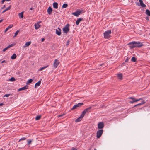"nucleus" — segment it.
<instances>
[{"label":"nucleus","mask_w":150,"mask_h":150,"mask_svg":"<svg viewBox=\"0 0 150 150\" xmlns=\"http://www.w3.org/2000/svg\"><path fill=\"white\" fill-rule=\"evenodd\" d=\"M111 33V30H108L104 33V36L105 38L108 39L109 38L110 36V34Z\"/></svg>","instance_id":"1"},{"label":"nucleus","mask_w":150,"mask_h":150,"mask_svg":"<svg viewBox=\"0 0 150 150\" xmlns=\"http://www.w3.org/2000/svg\"><path fill=\"white\" fill-rule=\"evenodd\" d=\"M83 10H77L75 12L72 13V14L76 17H78L79 15L83 13Z\"/></svg>","instance_id":"2"},{"label":"nucleus","mask_w":150,"mask_h":150,"mask_svg":"<svg viewBox=\"0 0 150 150\" xmlns=\"http://www.w3.org/2000/svg\"><path fill=\"white\" fill-rule=\"evenodd\" d=\"M70 25L69 24H67L64 28H63V31L64 33H67L69 31V27Z\"/></svg>","instance_id":"3"},{"label":"nucleus","mask_w":150,"mask_h":150,"mask_svg":"<svg viewBox=\"0 0 150 150\" xmlns=\"http://www.w3.org/2000/svg\"><path fill=\"white\" fill-rule=\"evenodd\" d=\"M83 105V103H79L78 104L74 105L73 108L71 109V110H73L76 109L78 108L79 107H80L81 106Z\"/></svg>","instance_id":"4"},{"label":"nucleus","mask_w":150,"mask_h":150,"mask_svg":"<svg viewBox=\"0 0 150 150\" xmlns=\"http://www.w3.org/2000/svg\"><path fill=\"white\" fill-rule=\"evenodd\" d=\"M103 132V129L99 130L97 131L96 137L98 138H99L101 137Z\"/></svg>","instance_id":"5"},{"label":"nucleus","mask_w":150,"mask_h":150,"mask_svg":"<svg viewBox=\"0 0 150 150\" xmlns=\"http://www.w3.org/2000/svg\"><path fill=\"white\" fill-rule=\"evenodd\" d=\"M92 108L91 107H90L85 109L82 113V114L84 116L85 114L87 112H89L91 111V109Z\"/></svg>","instance_id":"6"},{"label":"nucleus","mask_w":150,"mask_h":150,"mask_svg":"<svg viewBox=\"0 0 150 150\" xmlns=\"http://www.w3.org/2000/svg\"><path fill=\"white\" fill-rule=\"evenodd\" d=\"M135 47H140L143 45L142 43L139 41H135Z\"/></svg>","instance_id":"7"},{"label":"nucleus","mask_w":150,"mask_h":150,"mask_svg":"<svg viewBox=\"0 0 150 150\" xmlns=\"http://www.w3.org/2000/svg\"><path fill=\"white\" fill-rule=\"evenodd\" d=\"M129 99H132V101H129V103H134V102H137L138 101H139V100H142L141 98H139V99H134L133 97H131L130 98H129Z\"/></svg>","instance_id":"8"},{"label":"nucleus","mask_w":150,"mask_h":150,"mask_svg":"<svg viewBox=\"0 0 150 150\" xmlns=\"http://www.w3.org/2000/svg\"><path fill=\"white\" fill-rule=\"evenodd\" d=\"M128 45H129L130 49H132L133 48L135 47L134 41L129 43Z\"/></svg>","instance_id":"9"},{"label":"nucleus","mask_w":150,"mask_h":150,"mask_svg":"<svg viewBox=\"0 0 150 150\" xmlns=\"http://www.w3.org/2000/svg\"><path fill=\"white\" fill-rule=\"evenodd\" d=\"M59 63V60L57 59H55V60L53 64V65L55 68H56L57 67Z\"/></svg>","instance_id":"10"},{"label":"nucleus","mask_w":150,"mask_h":150,"mask_svg":"<svg viewBox=\"0 0 150 150\" xmlns=\"http://www.w3.org/2000/svg\"><path fill=\"white\" fill-rule=\"evenodd\" d=\"M98 128L99 129H102L104 127V124L103 122H99L98 126Z\"/></svg>","instance_id":"11"},{"label":"nucleus","mask_w":150,"mask_h":150,"mask_svg":"<svg viewBox=\"0 0 150 150\" xmlns=\"http://www.w3.org/2000/svg\"><path fill=\"white\" fill-rule=\"evenodd\" d=\"M58 29L56 30V33L58 35L60 36L61 35V29L59 27L57 28Z\"/></svg>","instance_id":"12"},{"label":"nucleus","mask_w":150,"mask_h":150,"mask_svg":"<svg viewBox=\"0 0 150 150\" xmlns=\"http://www.w3.org/2000/svg\"><path fill=\"white\" fill-rule=\"evenodd\" d=\"M84 116L81 114L80 117L75 120V122H77L80 121Z\"/></svg>","instance_id":"13"},{"label":"nucleus","mask_w":150,"mask_h":150,"mask_svg":"<svg viewBox=\"0 0 150 150\" xmlns=\"http://www.w3.org/2000/svg\"><path fill=\"white\" fill-rule=\"evenodd\" d=\"M83 18H78L76 22V24L77 25H79L80 22L83 20Z\"/></svg>","instance_id":"14"},{"label":"nucleus","mask_w":150,"mask_h":150,"mask_svg":"<svg viewBox=\"0 0 150 150\" xmlns=\"http://www.w3.org/2000/svg\"><path fill=\"white\" fill-rule=\"evenodd\" d=\"M139 2L140 4V6H141L143 7H146V5L143 3L142 0H139Z\"/></svg>","instance_id":"15"},{"label":"nucleus","mask_w":150,"mask_h":150,"mask_svg":"<svg viewBox=\"0 0 150 150\" xmlns=\"http://www.w3.org/2000/svg\"><path fill=\"white\" fill-rule=\"evenodd\" d=\"M41 83V81L40 80H39L38 82L36 83L35 85V88H37L38 86H40Z\"/></svg>","instance_id":"16"},{"label":"nucleus","mask_w":150,"mask_h":150,"mask_svg":"<svg viewBox=\"0 0 150 150\" xmlns=\"http://www.w3.org/2000/svg\"><path fill=\"white\" fill-rule=\"evenodd\" d=\"M52 9L50 7H49L47 10L48 13L49 14H51L52 11Z\"/></svg>","instance_id":"17"},{"label":"nucleus","mask_w":150,"mask_h":150,"mask_svg":"<svg viewBox=\"0 0 150 150\" xmlns=\"http://www.w3.org/2000/svg\"><path fill=\"white\" fill-rule=\"evenodd\" d=\"M13 26L12 24L9 25L7 28H6L4 31V33H6L9 29L11 28Z\"/></svg>","instance_id":"18"},{"label":"nucleus","mask_w":150,"mask_h":150,"mask_svg":"<svg viewBox=\"0 0 150 150\" xmlns=\"http://www.w3.org/2000/svg\"><path fill=\"white\" fill-rule=\"evenodd\" d=\"M145 103V102L143 100L142 102L141 103L135 105L134 106V107L140 106L143 105V104H144Z\"/></svg>","instance_id":"19"},{"label":"nucleus","mask_w":150,"mask_h":150,"mask_svg":"<svg viewBox=\"0 0 150 150\" xmlns=\"http://www.w3.org/2000/svg\"><path fill=\"white\" fill-rule=\"evenodd\" d=\"M53 6L54 8L57 9L58 8V4L57 2H54L53 4Z\"/></svg>","instance_id":"20"},{"label":"nucleus","mask_w":150,"mask_h":150,"mask_svg":"<svg viewBox=\"0 0 150 150\" xmlns=\"http://www.w3.org/2000/svg\"><path fill=\"white\" fill-rule=\"evenodd\" d=\"M31 44V42L30 41L26 42L25 44L24 47H28Z\"/></svg>","instance_id":"21"},{"label":"nucleus","mask_w":150,"mask_h":150,"mask_svg":"<svg viewBox=\"0 0 150 150\" xmlns=\"http://www.w3.org/2000/svg\"><path fill=\"white\" fill-rule=\"evenodd\" d=\"M23 12H21L18 14V16L20 18H22L23 17Z\"/></svg>","instance_id":"22"},{"label":"nucleus","mask_w":150,"mask_h":150,"mask_svg":"<svg viewBox=\"0 0 150 150\" xmlns=\"http://www.w3.org/2000/svg\"><path fill=\"white\" fill-rule=\"evenodd\" d=\"M35 29H38L40 27V25L38 24H35Z\"/></svg>","instance_id":"23"},{"label":"nucleus","mask_w":150,"mask_h":150,"mask_svg":"<svg viewBox=\"0 0 150 150\" xmlns=\"http://www.w3.org/2000/svg\"><path fill=\"white\" fill-rule=\"evenodd\" d=\"M17 56L16 54H13L11 57V59H14L16 58Z\"/></svg>","instance_id":"24"},{"label":"nucleus","mask_w":150,"mask_h":150,"mask_svg":"<svg viewBox=\"0 0 150 150\" xmlns=\"http://www.w3.org/2000/svg\"><path fill=\"white\" fill-rule=\"evenodd\" d=\"M146 13L149 16H150V11L148 9H146Z\"/></svg>","instance_id":"25"},{"label":"nucleus","mask_w":150,"mask_h":150,"mask_svg":"<svg viewBox=\"0 0 150 150\" xmlns=\"http://www.w3.org/2000/svg\"><path fill=\"white\" fill-rule=\"evenodd\" d=\"M33 81V80L32 79H30L27 82L26 84L27 85H28L30 83H32Z\"/></svg>","instance_id":"26"},{"label":"nucleus","mask_w":150,"mask_h":150,"mask_svg":"<svg viewBox=\"0 0 150 150\" xmlns=\"http://www.w3.org/2000/svg\"><path fill=\"white\" fill-rule=\"evenodd\" d=\"M11 9V6H10L9 7H8V8H6L2 12V13H3L4 12H5L6 11H7L8 10H10Z\"/></svg>","instance_id":"27"},{"label":"nucleus","mask_w":150,"mask_h":150,"mask_svg":"<svg viewBox=\"0 0 150 150\" xmlns=\"http://www.w3.org/2000/svg\"><path fill=\"white\" fill-rule=\"evenodd\" d=\"M48 66V65H47V66H46L43 67H42L40 68L39 69V71H41L42 70H43L45 68H46Z\"/></svg>","instance_id":"28"},{"label":"nucleus","mask_w":150,"mask_h":150,"mask_svg":"<svg viewBox=\"0 0 150 150\" xmlns=\"http://www.w3.org/2000/svg\"><path fill=\"white\" fill-rule=\"evenodd\" d=\"M117 77L119 79H121L122 77V74L120 73L118 74L117 75Z\"/></svg>","instance_id":"29"},{"label":"nucleus","mask_w":150,"mask_h":150,"mask_svg":"<svg viewBox=\"0 0 150 150\" xmlns=\"http://www.w3.org/2000/svg\"><path fill=\"white\" fill-rule=\"evenodd\" d=\"M28 86L27 85H26V86H24L22 88H21V89L22 90H24L26 89H28Z\"/></svg>","instance_id":"30"},{"label":"nucleus","mask_w":150,"mask_h":150,"mask_svg":"<svg viewBox=\"0 0 150 150\" xmlns=\"http://www.w3.org/2000/svg\"><path fill=\"white\" fill-rule=\"evenodd\" d=\"M68 6V4H64L62 6V8H66Z\"/></svg>","instance_id":"31"},{"label":"nucleus","mask_w":150,"mask_h":150,"mask_svg":"<svg viewBox=\"0 0 150 150\" xmlns=\"http://www.w3.org/2000/svg\"><path fill=\"white\" fill-rule=\"evenodd\" d=\"M131 61L133 62H135L136 61V59L135 57H133L131 59Z\"/></svg>","instance_id":"32"},{"label":"nucleus","mask_w":150,"mask_h":150,"mask_svg":"<svg viewBox=\"0 0 150 150\" xmlns=\"http://www.w3.org/2000/svg\"><path fill=\"white\" fill-rule=\"evenodd\" d=\"M19 31H20L19 30H18L15 33V35H14V36L13 37H16V36L18 35V33Z\"/></svg>","instance_id":"33"},{"label":"nucleus","mask_w":150,"mask_h":150,"mask_svg":"<svg viewBox=\"0 0 150 150\" xmlns=\"http://www.w3.org/2000/svg\"><path fill=\"white\" fill-rule=\"evenodd\" d=\"M41 117L40 115L37 116L35 117V120H38L40 119Z\"/></svg>","instance_id":"34"},{"label":"nucleus","mask_w":150,"mask_h":150,"mask_svg":"<svg viewBox=\"0 0 150 150\" xmlns=\"http://www.w3.org/2000/svg\"><path fill=\"white\" fill-rule=\"evenodd\" d=\"M15 79L14 77H11L10 79H9V80L11 81H15Z\"/></svg>","instance_id":"35"},{"label":"nucleus","mask_w":150,"mask_h":150,"mask_svg":"<svg viewBox=\"0 0 150 150\" xmlns=\"http://www.w3.org/2000/svg\"><path fill=\"white\" fill-rule=\"evenodd\" d=\"M33 140H28V145H29L30 144L31 142H32Z\"/></svg>","instance_id":"36"},{"label":"nucleus","mask_w":150,"mask_h":150,"mask_svg":"<svg viewBox=\"0 0 150 150\" xmlns=\"http://www.w3.org/2000/svg\"><path fill=\"white\" fill-rule=\"evenodd\" d=\"M26 138H25V137H22V138H21L20 140H19V141H18V142H20V141H21V140H25V139H26Z\"/></svg>","instance_id":"37"},{"label":"nucleus","mask_w":150,"mask_h":150,"mask_svg":"<svg viewBox=\"0 0 150 150\" xmlns=\"http://www.w3.org/2000/svg\"><path fill=\"white\" fill-rule=\"evenodd\" d=\"M10 94H6L4 96V97H8L10 96Z\"/></svg>","instance_id":"38"},{"label":"nucleus","mask_w":150,"mask_h":150,"mask_svg":"<svg viewBox=\"0 0 150 150\" xmlns=\"http://www.w3.org/2000/svg\"><path fill=\"white\" fill-rule=\"evenodd\" d=\"M129 58H128V57H127L126 59L125 60V62H128L129 59Z\"/></svg>","instance_id":"39"},{"label":"nucleus","mask_w":150,"mask_h":150,"mask_svg":"<svg viewBox=\"0 0 150 150\" xmlns=\"http://www.w3.org/2000/svg\"><path fill=\"white\" fill-rule=\"evenodd\" d=\"M15 45V44L13 43L12 44H11L10 45H10V47H13V46H14Z\"/></svg>","instance_id":"40"},{"label":"nucleus","mask_w":150,"mask_h":150,"mask_svg":"<svg viewBox=\"0 0 150 150\" xmlns=\"http://www.w3.org/2000/svg\"><path fill=\"white\" fill-rule=\"evenodd\" d=\"M69 40H68L67 42V44L66 45H68L69 44Z\"/></svg>","instance_id":"41"},{"label":"nucleus","mask_w":150,"mask_h":150,"mask_svg":"<svg viewBox=\"0 0 150 150\" xmlns=\"http://www.w3.org/2000/svg\"><path fill=\"white\" fill-rule=\"evenodd\" d=\"M7 49H8L7 48V47L6 48H5L3 50V52H5Z\"/></svg>","instance_id":"42"},{"label":"nucleus","mask_w":150,"mask_h":150,"mask_svg":"<svg viewBox=\"0 0 150 150\" xmlns=\"http://www.w3.org/2000/svg\"><path fill=\"white\" fill-rule=\"evenodd\" d=\"M5 1L6 0H2L1 1V4H3Z\"/></svg>","instance_id":"43"},{"label":"nucleus","mask_w":150,"mask_h":150,"mask_svg":"<svg viewBox=\"0 0 150 150\" xmlns=\"http://www.w3.org/2000/svg\"><path fill=\"white\" fill-rule=\"evenodd\" d=\"M72 150H77V149L76 148H72L71 149Z\"/></svg>","instance_id":"44"},{"label":"nucleus","mask_w":150,"mask_h":150,"mask_svg":"<svg viewBox=\"0 0 150 150\" xmlns=\"http://www.w3.org/2000/svg\"><path fill=\"white\" fill-rule=\"evenodd\" d=\"M146 19L147 20V21H149V17H147L146 18Z\"/></svg>","instance_id":"45"},{"label":"nucleus","mask_w":150,"mask_h":150,"mask_svg":"<svg viewBox=\"0 0 150 150\" xmlns=\"http://www.w3.org/2000/svg\"><path fill=\"white\" fill-rule=\"evenodd\" d=\"M63 115H63H63H58V117H62Z\"/></svg>","instance_id":"46"},{"label":"nucleus","mask_w":150,"mask_h":150,"mask_svg":"<svg viewBox=\"0 0 150 150\" xmlns=\"http://www.w3.org/2000/svg\"><path fill=\"white\" fill-rule=\"evenodd\" d=\"M5 5H4L3 7H2L1 8V9H4V8H5Z\"/></svg>","instance_id":"47"},{"label":"nucleus","mask_w":150,"mask_h":150,"mask_svg":"<svg viewBox=\"0 0 150 150\" xmlns=\"http://www.w3.org/2000/svg\"><path fill=\"white\" fill-rule=\"evenodd\" d=\"M4 62H6V61L5 60H3V61H2L1 62V63H4Z\"/></svg>","instance_id":"48"},{"label":"nucleus","mask_w":150,"mask_h":150,"mask_svg":"<svg viewBox=\"0 0 150 150\" xmlns=\"http://www.w3.org/2000/svg\"><path fill=\"white\" fill-rule=\"evenodd\" d=\"M4 105V104H3V103H0V106H2V105Z\"/></svg>","instance_id":"49"},{"label":"nucleus","mask_w":150,"mask_h":150,"mask_svg":"<svg viewBox=\"0 0 150 150\" xmlns=\"http://www.w3.org/2000/svg\"><path fill=\"white\" fill-rule=\"evenodd\" d=\"M7 47V48H8H8H10V47H10V45H9Z\"/></svg>","instance_id":"50"},{"label":"nucleus","mask_w":150,"mask_h":150,"mask_svg":"<svg viewBox=\"0 0 150 150\" xmlns=\"http://www.w3.org/2000/svg\"><path fill=\"white\" fill-rule=\"evenodd\" d=\"M45 40V39L44 38H42V41H43L44 40Z\"/></svg>","instance_id":"51"},{"label":"nucleus","mask_w":150,"mask_h":150,"mask_svg":"<svg viewBox=\"0 0 150 150\" xmlns=\"http://www.w3.org/2000/svg\"><path fill=\"white\" fill-rule=\"evenodd\" d=\"M22 90L21 89V88H19L18 90V91H21Z\"/></svg>","instance_id":"52"},{"label":"nucleus","mask_w":150,"mask_h":150,"mask_svg":"<svg viewBox=\"0 0 150 150\" xmlns=\"http://www.w3.org/2000/svg\"><path fill=\"white\" fill-rule=\"evenodd\" d=\"M3 21V19L0 20V23L1 22Z\"/></svg>","instance_id":"53"},{"label":"nucleus","mask_w":150,"mask_h":150,"mask_svg":"<svg viewBox=\"0 0 150 150\" xmlns=\"http://www.w3.org/2000/svg\"><path fill=\"white\" fill-rule=\"evenodd\" d=\"M33 8L32 7H31L30 8V10H33Z\"/></svg>","instance_id":"54"},{"label":"nucleus","mask_w":150,"mask_h":150,"mask_svg":"<svg viewBox=\"0 0 150 150\" xmlns=\"http://www.w3.org/2000/svg\"><path fill=\"white\" fill-rule=\"evenodd\" d=\"M6 0L7 1H10L11 0Z\"/></svg>","instance_id":"55"},{"label":"nucleus","mask_w":150,"mask_h":150,"mask_svg":"<svg viewBox=\"0 0 150 150\" xmlns=\"http://www.w3.org/2000/svg\"><path fill=\"white\" fill-rule=\"evenodd\" d=\"M40 23V22L38 23V24H39Z\"/></svg>","instance_id":"56"},{"label":"nucleus","mask_w":150,"mask_h":150,"mask_svg":"<svg viewBox=\"0 0 150 150\" xmlns=\"http://www.w3.org/2000/svg\"><path fill=\"white\" fill-rule=\"evenodd\" d=\"M94 150H96V148H95L94 149Z\"/></svg>","instance_id":"57"},{"label":"nucleus","mask_w":150,"mask_h":150,"mask_svg":"<svg viewBox=\"0 0 150 150\" xmlns=\"http://www.w3.org/2000/svg\"><path fill=\"white\" fill-rule=\"evenodd\" d=\"M138 6H139V4H138Z\"/></svg>","instance_id":"58"},{"label":"nucleus","mask_w":150,"mask_h":150,"mask_svg":"<svg viewBox=\"0 0 150 150\" xmlns=\"http://www.w3.org/2000/svg\"><path fill=\"white\" fill-rule=\"evenodd\" d=\"M0 92H1V91H0Z\"/></svg>","instance_id":"59"}]
</instances>
